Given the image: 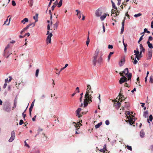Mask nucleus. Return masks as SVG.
<instances>
[{"label": "nucleus", "mask_w": 153, "mask_h": 153, "mask_svg": "<svg viewBox=\"0 0 153 153\" xmlns=\"http://www.w3.org/2000/svg\"><path fill=\"white\" fill-rule=\"evenodd\" d=\"M99 50L97 49L96 50L95 53L92 57V62L93 65L95 66L97 63L99 65H101L103 62V59L102 57V54L100 56L98 55Z\"/></svg>", "instance_id": "nucleus-1"}, {"label": "nucleus", "mask_w": 153, "mask_h": 153, "mask_svg": "<svg viewBox=\"0 0 153 153\" xmlns=\"http://www.w3.org/2000/svg\"><path fill=\"white\" fill-rule=\"evenodd\" d=\"M91 87L90 85H88L87 86V89L85 95V98L87 99H89L88 100L91 102H92V94L93 93L92 91H90L91 90Z\"/></svg>", "instance_id": "nucleus-2"}, {"label": "nucleus", "mask_w": 153, "mask_h": 153, "mask_svg": "<svg viewBox=\"0 0 153 153\" xmlns=\"http://www.w3.org/2000/svg\"><path fill=\"white\" fill-rule=\"evenodd\" d=\"M133 118V117L132 115H131V116L129 115L127 117V119H128V120H126V122H128L130 125H131L132 124L134 123V121Z\"/></svg>", "instance_id": "nucleus-3"}, {"label": "nucleus", "mask_w": 153, "mask_h": 153, "mask_svg": "<svg viewBox=\"0 0 153 153\" xmlns=\"http://www.w3.org/2000/svg\"><path fill=\"white\" fill-rule=\"evenodd\" d=\"M3 109L7 112H10V106L7 103L4 105Z\"/></svg>", "instance_id": "nucleus-4"}, {"label": "nucleus", "mask_w": 153, "mask_h": 153, "mask_svg": "<svg viewBox=\"0 0 153 153\" xmlns=\"http://www.w3.org/2000/svg\"><path fill=\"white\" fill-rule=\"evenodd\" d=\"M102 13V11L101 8H99L95 12V15L96 16L99 17L101 16Z\"/></svg>", "instance_id": "nucleus-5"}, {"label": "nucleus", "mask_w": 153, "mask_h": 153, "mask_svg": "<svg viewBox=\"0 0 153 153\" xmlns=\"http://www.w3.org/2000/svg\"><path fill=\"white\" fill-rule=\"evenodd\" d=\"M11 137L9 140V142H12L14 139L15 138V133L14 131H12L11 133Z\"/></svg>", "instance_id": "nucleus-6"}, {"label": "nucleus", "mask_w": 153, "mask_h": 153, "mask_svg": "<svg viewBox=\"0 0 153 153\" xmlns=\"http://www.w3.org/2000/svg\"><path fill=\"white\" fill-rule=\"evenodd\" d=\"M122 76V77L119 80V83L120 84H122L123 83L127 81V79L126 77L124 76Z\"/></svg>", "instance_id": "nucleus-7"}, {"label": "nucleus", "mask_w": 153, "mask_h": 153, "mask_svg": "<svg viewBox=\"0 0 153 153\" xmlns=\"http://www.w3.org/2000/svg\"><path fill=\"white\" fill-rule=\"evenodd\" d=\"M122 91L121 88L120 89V91L119 93V95L118 96V97H119V98L120 99L119 100H120V102H122L123 100H125V99L126 98H125L123 95L121 93V91Z\"/></svg>", "instance_id": "nucleus-8"}, {"label": "nucleus", "mask_w": 153, "mask_h": 153, "mask_svg": "<svg viewBox=\"0 0 153 153\" xmlns=\"http://www.w3.org/2000/svg\"><path fill=\"white\" fill-rule=\"evenodd\" d=\"M53 34L51 32L50 33V34L47 37L46 41L47 43L48 44V42L49 43H51V37L52 36Z\"/></svg>", "instance_id": "nucleus-9"}, {"label": "nucleus", "mask_w": 153, "mask_h": 153, "mask_svg": "<svg viewBox=\"0 0 153 153\" xmlns=\"http://www.w3.org/2000/svg\"><path fill=\"white\" fill-rule=\"evenodd\" d=\"M128 73V68H126L124 69V71H123L122 73L120 72L119 73V74L121 76H123V74H124L125 75H127Z\"/></svg>", "instance_id": "nucleus-10"}, {"label": "nucleus", "mask_w": 153, "mask_h": 153, "mask_svg": "<svg viewBox=\"0 0 153 153\" xmlns=\"http://www.w3.org/2000/svg\"><path fill=\"white\" fill-rule=\"evenodd\" d=\"M125 19H126V17H125L124 18V19L123 21V22L122 23V27H121V32H120V34H123V32L124 27L125 21Z\"/></svg>", "instance_id": "nucleus-11"}, {"label": "nucleus", "mask_w": 153, "mask_h": 153, "mask_svg": "<svg viewBox=\"0 0 153 153\" xmlns=\"http://www.w3.org/2000/svg\"><path fill=\"white\" fill-rule=\"evenodd\" d=\"M115 102L114 105V106L116 107V108H119L122 105V103H121L119 102H117V100L115 102Z\"/></svg>", "instance_id": "nucleus-12"}, {"label": "nucleus", "mask_w": 153, "mask_h": 153, "mask_svg": "<svg viewBox=\"0 0 153 153\" xmlns=\"http://www.w3.org/2000/svg\"><path fill=\"white\" fill-rule=\"evenodd\" d=\"M143 116L145 118H147V121L149 123H150V122H149V120L148 117V111H144L143 113Z\"/></svg>", "instance_id": "nucleus-13"}, {"label": "nucleus", "mask_w": 153, "mask_h": 153, "mask_svg": "<svg viewBox=\"0 0 153 153\" xmlns=\"http://www.w3.org/2000/svg\"><path fill=\"white\" fill-rule=\"evenodd\" d=\"M125 58L123 57L121 58L120 61L119 62V65L120 66H121L125 62Z\"/></svg>", "instance_id": "nucleus-14"}, {"label": "nucleus", "mask_w": 153, "mask_h": 153, "mask_svg": "<svg viewBox=\"0 0 153 153\" xmlns=\"http://www.w3.org/2000/svg\"><path fill=\"white\" fill-rule=\"evenodd\" d=\"M88 99H87L86 98H85V99H84V106L85 107H86L88 104V102H91Z\"/></svg>", "instance_id": "nucleus-15"}, {"label": "nucleus", "mask_w": 153, "mask_h": 153, "mask_svg": "<svg viewBox=\"0 0 153 153\" xmlns=\"http://www.w3.org/2000/svg\"><path fill=\"white\" fill-rule=\"evenodd\" d=\"M81 111V109L80 108H79L76 111V116H78V117L79 118L81 117L82 116V115L79 114V113Z\"/></svg>", "instance_id": "nucleus-16"}, {"label": "nucleus", "mask_w": 153, "mask_h": 153, "mask_svg": "<svg viewBox=\"0 0 153 153\" xmlns=\"http://www.w3.org/2000/svg\"><path fill=\"white\" fill-rule=\"evenodd\" d=\"M122 105H123L122 107L123 109H124V107L127 108L128 107L129 105V103L127 102H125L123 104L122 103Z\"/></svg>", "instance_id": "nucleus-17"}, {"label": "nucleus", "mask_w": 153, "mask_h": 153, "mask_svg": "<svg viewBox=\"0 0 153 153\" xmlns=\"http://www.w3.org/2000/svg\"><path fill=\"white\" fill-rule=\"evenodd\" d=\"M99 151L100 152H102L104 153H105V151H107V149H106V144H105V145H104V146H103V148L102 149H100L99 150Z\"/></svg>", "instance_id": "nucleus-18"}, {"label": "nucleus", "mask_w": 153, "mask_h": 153, "mask_svg": "<svg viewBox=\"0 0 153 153\" xmlns=\"http://www.w3.org/2000/svg\"><path fill=\"white\" fill-rule=\"evenodd\" d=\"M58 24L59 22L57 21L53 25V27L54 30H56L57 29L58 25Z\"/></svg>", "instance_id": "nucleus-19"}, {"label": "nucleus", "mask_w": 153, "mask_h": 153, "mask_svg": "<svg viewBox=\"0 0 153 153\" xmlns=\"http://www.w3.org/2000/svg\"><path fill=\"white\" fill-rule=\"evenodd\" d=\"M76 11L77 13V14H76L77 16H78L79 19H80L81 16L80 11L79 10H76Z\"/></svg>", "instance_id": "nucleus-20"}, {"label": "nucleus", "mask_w": 153, "mask_h": 153, "mask_svg": "<svg viewBox=\"0 0 153 153\" xmlns=\"http://www.w3.org/2000/svg\"><path fill=\"white\" fill-rule=\"evenodd\" d=\"M107 15L109 16V15L107 13H105L103 16H100V19L102 21L103 20L105 19L106 16Z\"/></svg>", "instance_id": "nucleus-21"}, {"label": "nucleus", "mask_w": 153, "mask_h": 153, "mask_svg": "<svg viewBox=\"0 0 153 153\" xmlns=\"http://www.w3.org/2000/svg\"><path fill=\"white\" fill-rule=\"evenodd\" d=\"M10 19H11V18H10L9 19V21L8 20V19H6V20L5 21L3 25H9L10 22Z\"/></svg>", "instance_id": "nucleus-22"}, {"label": "nucleus", "mask_w": 153, "mask_h": 153, "mask_svg": "<svg viewBox=\"0 0 153 153\" xmlns=\"http://www.w3.org/2000/svg\"><path fill=\"white\" fill-rule=\"evenodd\" d=\"M28 19L27 18H24L23 20L21 21V22L23 23V24H25L26 22H28Z\"/></svg>", "instance_id": "nucleus-23"}, {"label": "nucleus", "mask_w": 153, "mask_h": 153, "mask_svg": "<svg viewBox=\"0 0 153 153\" xmlns=\"http://www.w3.org/2000/svg\"><path fill=\"white\" fill-rule=\"evenodd\" d=\"M140 135L141 137H144L145 133L143 130H142L140 132Z\"/></svg>", "instance_id": "nucleus-24"}, {"label": "nucleus", "mask_w": 153, "mask_h": 153, "mask_svg": "<svg viewBox=\"0 0 153 153\" xmlns=\"http://www.w3.org/2000/svg\"><path fill=\"white\" fill-rule=\"evenodd\" d=\"M134 53H135L134 55H135L136 56H138L140 53L138 51V48H137V51L134 50Z\"/></svg>", "instance_id": "nucleus-25"}, {"label": "nucleus", "mask_w": 153, "mask_h": 153, "mask_svg": "<svg viewBox=\"0 0 153 153\" xmlns=\"http://www.w3.org/2000/svg\"><path fill=\"white\" fill-rule=\"evenodd\" d=\"M29 27L28 25H27L26 27H25L23 30L21 31V34H22L23 33L25 32V31L27 30L28 28Z\"/></svg>", "instance_id": "nucleus-26"}, {"label": "nucleus", "mask_w": 153, "mask_h": 153, "mask_svg": "<svg viewBox=\"0 0 153 153\" xmlns=\"http://www.w3.org/2000/svg\"><path fill=\"white\" fill-rule=\"evenodd\" d=\"M102 122H100V123L97 124V125H95V127L96 128H99L101 125L102 124Z\"/></svg>", "instance_id": "nucleus-27"}, {"label": "nucleus", "mask_w": 153, "mask_h": 153, "mask_svg": "<svg viewBox=\"0 0 153 153\" xmlns=\"http://www.w3.org/2000/svg\"><path fill=\"white\" fill-rule=\"evenodd\" d=\"M28 3L30 7H32L33 5V0H28Z\"/></svg>", "instance_id": "nucleus-28"}, {"label": "nucleus", "mask_w": 153, "mask_h": 153, "mask_svg": "<svg viewBox=\"0 0 153 153\" xmlns=\"http://www.w3.org/2000/svg\"><path fill=\"white\" fill-rule=\"evenodd\" d=\"M114 53L113 52H110L109 54L108 57V60L109 61L110 59L111 56V55H112Z\"/></svg>", "instance_id": "nucleus-29"}, {"label": "nucleus", "mask_w": 153, "mask_h": 153, "mask_svg": "<svg viewBox=\"0 0 153 153\" xmlns=\"http://www.w3.org/2000/svg\"><path fill=\"white\" fill-rule=\"evenodd\" d=\"M127 76L128 78V80H130L131 79L132 76V74L131 73H129L127 75Z\"/></svg>", "instance_id": "nucleus-30"}, {"label": "nucleus", "mask_w": 153, "mask_h": 153, "mask_svg": "<svg viewBox=\"0 0 153 153\" xmlns=\"http://www.w3.org/2000/svg\"><path fill=\"white\" fill-rule=\"evenodd\" d=\"M62 0H60L59 3L58 4L57 7H61L62 4Z\"/></svg>", "instance_id": "nucleus-31"}, {"label": "nucleus", "mask_w": 153, "mask_h": 153, "mask_svg": "<svg viewBox=\"0 0 153 153\" xmlns=\"http://www.w3.org/2000/svg\"><path fill=\"white\" fill-rule=\"evenodd\" d=\"M90 40L89 38V37L88 36L87 39V41L86 42V45L88 46L89 44V43L90 42Z\"/></svg>", "instance_id": "nucleus-32"}, {"label": "nucleus", "mask_w": 153, "mask_h": 153, "mask_svg": "<svg viewBox=\"0 0 153 153\" xmlns=\"http://www.w3.org/2000/svg\"><path fill=\"white\" fill-rule=\"evenodd\" d=\"M111 1L112 4L113 8H114L115 9L117 10V7L115 6V4L114 3L113 1Z\"/></svg>", "instance_id": "nucleus-33"}, {"label": "nucleus", "mask_w": 153, "mask_h": 153, "mask_svg": "<svg viewBox=\"0 0 153 153\" xmlns=\"http://www.w3.org/2000/svg\"><path fill=\"white\" fill-rule=\"evenodd\" d=\"M35 23H32L30 24H29L27 25L29 27L31 26H32V27H34L35 26Z\"/></svg>", "instance_id": "nucleus-34"}, {"label": "nucleus", "mask_w": 153, "mask_h": 153, "mask_svg": "<svg viewBox=\"0 0 153 153\" xmlns=\"http://www.w3.org/2000/svg\"><path fill=\"white\" fill-rule=\"evenodd\" d=\"M38 14H36V16H34L33 17V19L35 20V22H36L38 21L37 18H38Z\"/></svg>", "instance_id": "nucleus-35"}, {"label": "nucleus", "mask_w": 153, "mask_h": 153, "mask_svg": "<svg viewBox=\"0 0 153 153\" xmlns=\"http://www.w3.org/2000/svg\"><path fill=\"white\" fill-rule=\"evenodd\" d=\"M152 55L150 54H148V57H147V59H150L152 58Z\"/></svg>", "instance_id": "nucleus-36"}, {"label": "nucleus", "mask_w": 153, "mask_h": 153, "mask_svg": "<svg viewBox=\"0 0 153 153\" xmlns=\"http://www.w3.org/2000/svg\"><path fill=\"white\" fill-rule=\"evenodd\" d=\"M141 15L142 14L141 13H139L137 14L134 15V16L135 17L137 18V17L140 16H141Z\"/></svg>", "instance_id": "nucleus-37"}, {"label": "nucleus", "mask_w": 153, "mask_h": 153, "mask_svg": "<svg viewBox=\"0 0 153 153\" xmlns=\"http://www.w3.org/2000/svg\"><path fill=\"white\" fill-rule=\"evenodd\" d=\"M39 71V69H37L36 71L35 75H36V76L37 77H38V76Z\"/></svg>", "instance_id": "nucleus-38"}, {"label": "nucleus", "mask_w": 153, "mask_h": 153, "mask_svg": "<svg viewBox=\"0 0 153 153\" xmlns=\"http://www.w3.org/2000/svg\"><path fill=\"white\" fill-rule=\"evenodd\" d=\"M144 34L140 38L139 40L138 41V43H139L143 39V36Z\"/></svg>", "instance_id": "nucleus-39"}, {"label": "nucleus", "mask_w": 153, "mask_h": 153, "mask_svg": "<svg viewBox=\"0 0 153 153\" xmlns=\"http://www.w3.org/2000/svg\"><path fill=\"white\" fill-rule=\"evenodd\" d=\"M126 147L130 151H131L132 150V149L131 146H126Z\"/></svg>", "instance_id": "nucleus-40"}, {"label": "nucleus", "mask_w": 153, "mask_h": 153, "mask_svg": "<svg viewBox=\"0 0 153 153\" xmlns=\"http://www.w3.org/2000/svg\"><path fill=\"white\" fill-rule=\"evenodd\" d=\"M149 82L151 83H153V77L152 76L150 77Z\"/></svg>", "instance_id": "nucleus-41"}, {"label": "nucleus", "mask_w": 153, "mask_h": 153, "mask_svg": "<svg viewBox=\"0 0 153 153\" xmlns=\"http://www.w3.org/2000/svg\"><path fill=\"white\" fill-rule=\"evenodd\" d=\"M56 4H55L54 3V4L52 6V7H51V9H52V11L55 8V7H56Z\"/></svg>", "instance_id": "nucleus-42"}, {"label": "nucleus", "mask_w": 153, "mask_h": 153, "mask_svg": "<svg viewBox=\"0 0 153 153\" xmlns=\"http://www.w3.org/2000/svg\"><path fill=\"white\" fill-rule=\"evenodd\" d=\"M153 119V117L152 115H150L149 116V120L150 121H152Z\"/></svg>", "instance_id": "nucleus-43"}, {"label": "nucleus", "mask_w": 153, "mask_h": 153, "mask_svg": "<svg viewBox=\"0 0 153 153\" xmlns=\"http://www.w3.org/2000/svg\"><path fill=\"white\" fill-rule=\"evenodd\" d=\"M148 46L150 48H153L152 44L151 43L148 44Z\"/></svg>", "instance_id": "nucleus-44"}, {"label": "nucleus", "mask_w": 153, "mask_h": 153, "mask_svg": "<svg viewBox=\"0 0 153 153\" xmlns=\"http://www.w3.org/2000/svg\"><path fill=\"white\" fill-rule=\"evenodd\" d=\"M73 123L75 127L77 129V128L78 127V126L77 125V124L75 122H73Z\"/></svg>", "instance_id": "nucleus-45"}, {"label": "nucleus", "mask_w": 153, "mask_h": 153, "mask_svg": "<svg viewBox=\"0 0 153 153\" xmlns=\"http://www.w3.org/2000/svg\"><path fill=\"white\" fill-rule=\"evenodd\" d=\"M24 143H25V146H26L28 147V148H29L30 147V146H29V145L26 143V141H25Z\"/></svg>", "instance_id": "nucleus-46"}, {"label": "nucleus", "mask_w": 153, "mask_h": 153, "mask_svg": "<svg viewBox=\"0 0 153 153\" xmlns=\"http://www.w3.org/2000/svg\"><path fill=\"white\" fill-rule=\"evenodd\" d=\"M24 123V122L23 120H21L20 121L19 124L20 125H22V124Z\"/></svg>", "instance_id": "nucleus-47"}, {"label": "nucleus", "mask_w": 153, "mask_h": 153, "mask_svg": "<svg viewBox=\"0 0 153 153\" xmlns=\"http://www.w3.org/2000/svg\"><path fill=\"white\" fill-rule=\"evenodd\" d=\"M12 4L13 6H15L16 5V3L14 1H12Z\"/></svg>", "instance_id": "nucleus-48"}, {"label": "nucleus", "mask_w": 153, "mask_h": 153, "mask_svg": "<svg viewBox=\"0 0 153 153\" xmlns=\"http://www.w3.org/2000/svg\"><path fill=\"white\" fill-rule=\"evenodd\" d=\"M9 47V45H7V47H6V48H5V50H4V56H5V55H6V51H5L6 50V49L8 48Z\"/></svg>", "instance_id": "nucleus-49"}, {"label": "nucleus", "mask_w": 153, "mask_h": 153, "mask_svg": "<svg viewBox=\"0 0 153 153\" xmlns=\"http://www.w3.org/2000/svg\"><path fill=\"white\" fill-rule=\"evenodd\" d=\"M126 2H123V3L122 4H123V5H121V8H122V9H123V5H125V6L126 5Z\"/></svg>", "instance_id": "nucleus-50"}, {"label": "nucleus", "mask_w": 153, "mask_h": 153, "mask_svg": "<svg viewBox=\"0 0 153 153\" xmlns=\"http://www.w3.org/2000/svg\"><path fill=\"white\" fill-rule=\"evenodd\" d=\"M102 28H103V31H102V33H104V32H105V26H104L103 24Z\"/></svg>", "instance_id": "nucleus-51"}, {"label": "nucleus", "mask_w": 153, "mask_h": 153, "mask_svg": "<svg viewBox=\"0 0 153 153\" xmlns=\"http://www.w3.org/2000/svg\"><path fill=\"white\" fill-rule=\"evenodd\" d=\"M152 50H149L148 51V54H150L152 55Z\"/></svg>", "instance_id": "nucleus-52"}, {"label": "nucleus", "mask_w": 153, "mask_h": 153, "mask_svg": "<svg viewBox=\"0 0 153 153\" xmlns=\"http://www.w3.org/2000/svg\"><path fill=\"white\" fill-rule=\"evenodd\" d=\"M105 124L107 125H109V121L108 120H106V121H105Z\"/></svg>", "instance_id": "nucleus-53"}, {"label": "nucleus", "mask_w": 153, "mask_h": 153, "mask_svg": "<svg viewBox=\"0 0 153 153\" xmlns=\"http://www.w3.org/2000/svg\"><path fill=\"white\" fill-rule=\"evenodd\" d=\"M116 13V11L112 9L111 10V16H112V14H114V13Z\"/></svg>", "instance_id": "nucleus-54"}, {"label": "nucleus", "mask_w": 153, "mask_h": 153, "mask_svg": "<svg viewBox=\"0 0 153 153\" xmlns=\"http://www.w3.org/2000/svg\"><path fill=\"white\" fill-rule=\"evenodd\" d=\"M130 114V112L129 111H126L125 112V114L126 115V116H127V115H129Z\"/></svg>", "instance_id": "nucleus-55"}, {"label": "nucleus", "mask_w": 153, "mask_h": 153, "mask_svg": "<svg viewBox=\"0 0 153 153\" xmlns=\"http://www.w3.org/2000/svg\"><path fill=\"white\" fill-rule=\"evenodd\" d=\"M22 115H23V116L24 118V120H25V117H26V114H24V112H23V113H22Z\"/></svg>", "instance_id": "nucleus-56"}, {"label": "nucleus", "mask_w": 153, "mask_h": 153, "mask_svg": "<svg viewBox=\"0 0 153 153\" xmlns=\"http://www.w3.org/2000/svg\"><path fill=\"white\" fill-rule=\"evenodd\" d=\"M108 48L109 49H112L113 48V46L112 45H109L108 46Z\"/></svg>", "instance_id": "nucleus-57"}, {"label": "nucleus", "mask_w": 153, "mask_h": 153, "mask_svg": "<svg viewBox=\"0 0 153 153\" xmlns=\"http://www.w3.org/2000/svg\"><path fill=\"white\" fill-rule=\"evenodd\" d=\"M126 16L128 17V19H129V15L128 13V12H127L125 14Z\"/></svg>", "instance_id": "nucleus-58"}, {"label": "nucleus", "mask_w": 153, "mask_h": 153, "mask_svg": "<svg viewBox=\"0 0 153 153\" xmlns=\"http://www.w3.org/2000/svg\"><path fill=\"white\" fill-rule=\"evenodd\" d=\"M9 78H10L9 80H8V82H10L12 80V78L11 76H9Z\"/></svg>", "instance_id": "nucleus-59"}, {"label": "nucleus", "mask_w": 153, "mask_h": 153, "mask_svg": "<svg viewBox=\"0 0 153 153\" xmlns=\"http://www.w3.org/2000/svg\"><path fill=\"white\" fill-rule=\"evenodd\" d=\"M36 115H35L34 116V117H33V118H32V120L33 121H35L36 120Z\"/></svg>", "instance_id": "nucleus-60"}, {"label": "nucleus", "mask_w": 153, "mask_h": 153, "mask_svg": "<svg viewBox=\"0 0 153 153\" xmlns=\"http://www.w3.org/2000/svg\"><path fill=\"white\" fill-rule=\"evenodd\" d=\"M45 95L44 94H42L41 97V99H43L45 98Z\"/></svg>", "instance_id": "nucleus-61"}, {"label": "nucleus", "mask_w": 153, "mask_h": 153, "mask_svg": "<svg viewBox=\"0 0 153 153\" xmlns=\"http://www.w3.org/2000/svg\"><path fill=\"white\" fill-rule=\"evenodd\" d=\"M76 90L77 91L78 93L79 92V88L78 87H77L76 88Z\"/></svg>", "instance_id": "nucleus-62"}, {"label": "nucleus", "mask_w": 153, "mask_h": 153, "mask_svg": "<svg viewBox=\"0 0 153 153\" xmlns=\"http://www.w3.org/2000/svg\"><path fill=\"white\" fill-rule=\"evenodd\" d=\"M140 50H141L140 52H144L145 50V48H143L141 49Z\"/></svg>", "instance_id": "nucleus-63"}, {"label": "nucleus", "mask_w": 153, "mask_h": 153, "mask_svg": "<svg viewBox=\"0 0 153 153\" xmlns=\"http://www.w3.org/2000/svg\"><path fill=\"white\" fill-rule=\"evenodd\" d=\"M151 27L152 28H153V21L151 22Z\"/></svg>", "instance_id": "nucleus-64"}]
</instances>
